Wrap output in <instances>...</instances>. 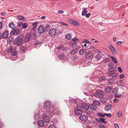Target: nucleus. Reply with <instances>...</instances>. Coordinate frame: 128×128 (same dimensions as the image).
Instances as JSON below:
<instances>
[{
    "label": "nucleus",
    "instance_id": "obj_1",
    "mask_svg": "<svg viewBox=\"0 0 128 128\" xmlns=\"http://www.w3.org/2000/svg\"><path fill=\"white\" fill-rule=\"evenodd\" d=\"M23 42V40L22 38H20V37L18 36L17 38L14 40L13 43L14 44H17L18 43L19 44H18V46L21 45Z\"/></svg>",
    "mask_w": 128,
    "mask_h": 128
},
{
    "label": "nucleus",
    "instance_id": "obj_2",
    "mask_svg": "<svg viewBox=\"0 0 128 128\" xmlns=\"http://www.w3.org/2000/svg\"><path fill=\"white\" fill-rule=\"evenodd\" d=\"M104 92L102 90H98L96 93L94 94V96L97 97L102 98L103 97Z\"/></svg>",
    "mask_w": 128,
    "mask_h": 128
},
{
    "label": "nucleus",
    "instance_id": "obj_3",
    "mask_svg": "<svg viewBox=\"0 0 128 128\" xmlns=\"http://www.w3.org/2000/svg\"><path fill=\"white\" fill-rule=\"evenodd\" d=\"M72 40L74 42V43H72V48H76L77 46L76 42H79V40L76 38H74L72 39Z\"/></svg>",
    "mask_w": 128,
    "mask_h": 128
},
{
    "label": "nucleus",
    "instance_id": "obj_4",
    "mask_svg": "<svg viewBox=\"0 0 128 128\" xmlns=\"http://www.w3.org/2000/svg\"><path fill=\"white\" fill-rule=\"evenodd\" d=\"M114 71V70H109L110 72L109 73V75L111 76L114 78L116 77L117 76V74L116 73L113 72Z\"/></svg>",
    "mask_w": 128,
    "mask_h": 128
},
{
    "label": "nucleus",
    "instance_id": "obj_5",
    "mask_svg": "<svg viewBox=\"0 0 128 128\" xmlns=\"http://www.w3.org/2000/svg\"><path fill=\"white\" fill-rule=\"evenodd\" d=\"M68 21L70 23L74 26H79L80 25L79 22L76 20H74L72 19H69Z\"/></svg>",
    "mask_w": 128,
    "mask_h": 128
},
{
    "label": "nucleus",
    "instance_id": "obj_6",
    "mask_svg": "<svg viewBox=\"0 0 128 128\" xmlns=\"http://www.w3.org/2000/svg\"><path fill=\"white\" fill-rule=\"evenodd\" d=\"M108 48L114 54L116 55L117 54V52L115 48L112 45H110L108 46Z\"/></svg>",
    "mask_w": 128,
    "mask_h": 128
},
{
    "label": "nucleus",
    "instance_id": "obj_7",
    "mask_svg": "<svg viewBox=\"0 0 128 128\" xmlns=\"http://www.w3.org/2000/svg\"><path fill=\"white\" fill-rule=\"evenodd\" d=\"M20 32V31L19 30H16L15 29H13L10 32V34L11 35H18Z\"/></svg>",
    "mask_w": 128,
    "mask_h": 128
},
{
    "label": "nucleus",
    "instance_id": "obj_8",
    "mask_svg": "<svg viewBox=\"0 0 128 128\" xmlns=\"http://www.w3.org/2000/svg\"><path fill=\"white\" fill-rule=\"evenodd\" d=\"M51 106V103L48 101H46L44 102V106L45 108L48 109Z\"/></svg>",
    "mask_w": 128,
    "mask_h": 128
},
{
    "label": "nucleus",
    "instance_id": "obj_9",
    "mask_svg": "<svg viewBox=\"0 0 128 128\" xmlns=\"http://www.w3.org/2000/svg\"><path fill=\"white\" fill-rule=\"evenodd\" d=\"M48 111L49 112V113L51 116H52L55 113V111H56V110H54V108L51 107L49 109L48 108Z\"/></svg>",
    "mask_w": 128,
    "mask_h": 128
},
{
    "label": "nucleus",
    "instance_id": "obj_10",
    "mask_svg": "<svg viewBox=\"0 0 128 128\" xmlns=\"http://www.w3.org/2000/svg\"><path fill=\"white\" fill-rule=\"evenodd\" d=\"M56 32V30L54 28H52L50 29L49 31V34L51 36L54 35Z\"/></svg>",
    "mask_w": 128,
    "mask_h": 128
},
{
    "label": "nucleus",
    "instance_id": "obj_11",
    "mask_svg": "<svg viewBox=\"0 0 128 128\" xmlns=\"http://www.w3.org/2000/svg\"><path fill=\"white\" fill-rule=\"evenodd\" d=\"M45 30V28L42 26H40L38 29V31L39 33L41 34L44 32Z\"/></svg>",
    "mask_w": 128,
    "mask_h": 128
},
{
    "label": "nucleus",
    "instance_id": "obj_12",
    "mask_svg": "<svg viewBox=\"0 0 128 128\" xmlns=\"http://www.w3.org/2000/svg\"><path fill=\"white\" fill-rule=\"evenodd\" d=\"M112 90V87L109 86L105 88L104 90L106 92L108 93L111 92Z\"/></svg>",
    "mask_w": 128,
    "mask_h": 128
},
{
    "label": "nucleus",
    "instance_id": "obj_13",
    "mask_svg": "<svg viewBox=\"0 0 128 128\" xmlns=\"http://www.w3.org/2000/svg\"><path fill=\"white\" fill-rule=\"evenodd\" d=\"M30 34H27L24 38V41L26 42H28L30 40Z\"/></svg>",
    "mask_w": 128,
    "mask_h": 128
},
{
    "label": "nucleus",
    "instance_id": "obj_14",
    "mask_svg": "<svg viewBox=\"0 0 128 128\" xmlns=\"http://www.w3.org/2000/svg\"><path fill=\"white\" fill-rule=\"evenodd\" d=\"M80 120L82 121H86L88 119V117L86 115H81L79 117Z\"/></svg>",
    "mask_w": 128,
    "mask_h": 128
},
{
    "label": "nucleus",
    "instance_id": "obj_15",
    "mask_svg": "<svg viewBox=\"0 0 128 128\" xmlns=\"http://www.w3.org/2000/svg\"><path fill=\"white\" fill-rule=\"evenodd\" d=\"M89 108L92 110H96V109L97 107L94 104H90L89 105Z\"/></svg>",
    "mask_w": 128,
    "mask_h": 128
},
{
    "label": "nucleus",
    "instance_id": "obj_16",
    "mask_svg": "<svg viewBox=\"0 0 128 128\" xmlns=\"http://www.w3.org/2000/svg\"><path fill=\"white\" fill-rule=\"evenodd\" d=\"M38 123V126L40 127H42L44 125V122L42 120H39Z\"/></svg>",
    "mask_w": 128,
    "mask_h": 128
},
{
    "label": "nucleus",
    "instance_id": "obj_17",
    "mask_svg": "<svg viewBox=\"0 0 128 128\" xmlns=\"http://www.w3.org/2000/svg\"><path fill=\"white\" fill-rule=\"evenodd\" d=\"M92 56V54L91 52H88L87 53L85 54V58H90Z\"/></svg>",
    "mask_w": 128,
    "mask_h": 128
},
{
    "label": "nucleus",
    "instance_id": "obj_18",
    "mask_svg": "<svg viewBox=\"0 0 128 128\" xmlns=\"http://www.w3.org/2000/svg\"><path fill=\"white\" fill-rule=\"evenodd\" d=\"M43 119L45 122L47 123L50 121V117L48 116H45L44 117Z\"/></svg>",
    "mask_w": 128,
    "mask_h": 128
},
{
    "label": "nucleus",
    "instance_id": "obj_19",
    "mask_svg": "<svg viewBox=\"0 0 128 128\" xmlns=\"http://www.w3.org/2000/svg\"><path fill=\"white\" fill-rule=\"evenodd\" d=\"M17 18L20 21H24L26 20V19L25 18L22 16H18Z\"/></svg>",
    "mask_w": 128,
    "mask_h": 128
},
{
    "label": "nucleus",
    "instance_id": "obj_20",
    "mask_svg": "<svg viewBox=\"0 0 128 128\" xmlns=\"http://www.w3.org/2000/svg\"><path fill=\"white\" fill-rule=\"evenodd\" d=\"M82 106L85 110H88L89 108V105L88 106L86 104H82Z\"/></svg>",
    "mask_w": 128,
    "mask_h": 128
},
{
    "label": "nucleus",
    "instance_id": "obj_21",
    "mask_svg": "<svg viewBox=\"0 0 128 128\" xmlns=\"http://www.w3.org/2000/svg\"><path fill=\"white\" fill-rule=\"evenodd\" d=\"M8 34L7 31H5L3 34H2L3 38L4 39L6 38L8 36Z\"/></svg>",
    "mask_w": 128,
    "mask_h": 128
},
{
    "label": "nucleus",
    "instance_id": "obj_22",
    "mask_svg": "<svg viewBox=\"0 0 128 128\" xmlns=\"http://www.w3.org/2000/svg\"><path fill=\"white\" fill-rule=\"evenodd\" d=\"M75 114L77 115H80L82 113V110H76L74 111Z\"/></svg>",
    "mask_w": 128,
    "mask_h": 128
},
{
    "label": "nucleus",
    "instance_id": "obj_23",
    "mask_svg": "<svg viewBox=\"0 0 128 128\" xmlns=\"http://www.w3.org/2000/svg\"><path fill=\"white\" fill-rule=\"evenodd\" d=\"M86 53V50L84 49H82L79 50V53L80 54L83 55Z\"/></svg>",
    "mask_w": 128,
    "mask_h": 128
},
{
    "label": "nucleus",
    "instance_id": "obj_24",
    "mask_svg": "<svg viewBox=\"0 0 128 128\" xmlns=\"http://www.w3.org/2000/svg\"><path fill=\"white\" fill-rule=\"evenodd\" d=\"M78 49L77 48H75L73 49L71 52V54L72 55H73L76 54L78 52Z\"/></svg>",
    "mask_w": 128,
    "mask_h": 128
},
{
    "label": "nucleus",
    "instance_id": "obj_25",
    "mask_svg": "<svg viewBox=\"0 0 128 128\" xmlns=\"http://www.w3.org/2000/svg\"><path fill=\"white\" fill-rule=\"evenodd\" d=\"M111 108V106L110 105H106L104 108V109L105 110L107 111H108L110 110Z\"/></svg>",
    "mask_w": 128,
    "mask_h": 128
},
{
    "label": "nucleus",
    "instance_id": "obj_26",
    "mask_svg": "<svg viewBox=\"0 0 128 128\" xmlns=\"http://www.w3.org/2000/svg\"><path fill=\"white\" fill-rule=\"evenodd\" d=\"M65 37L66 39L68 40H70L72 38L71 34H69L66 35Z\"/></svg>",
    "mask_w": 128,
    "mask_h": 128
},
{
    "label": "nucleus",
    "instance_id": "obj_27",
    "mask_svg": "<svg viewBox=\"0 0 128 128\" xmlns=\"http://www.w3.org/2000/svg\"><path fill=\"white\" fill-rule=\"evenodd\" d=\"M8 26L12 29H13L15 27L14 24L12 22H11L8 25Z\"/></svg>",
    "mask_w": 128,
    "mask_h": 128
},
{
    "label": "nucleus",
    "instance_id": "obj_28",
    "mask_svg": "<svg viewBox=\"0 0 128 128\" xmlns=\"http://www.w3.org/2000/svg\"><path fill=\"white\" fill-rule=\"evenodd\" d=\"M108 56L112 60L114 63L115 64H116L117 63V61L116 59L114 57L109 56Z\"/></svg>",
    "mask_w": 128,
    "mask_h": 128
},
{
    "label": "nucleus",
    "instance_id": "obj_29",
    "mask_svg": "<svg viewBox=\"0 0 128 128\" xmlns=\"http://www.w3.org/2000/svg\"><path fill=\"white\" fill-rule=\"evenodd\" d=\"M64 57V54L62 53L58 55V58L60 60L63 59Z\"/></svg>",
    "mask_w": 128,
    "mask_h": 128
},
{
    "label": "nucleus",
    "instance_id": "obj_30",
    "mask_svg": "<svg viewBox=\"0 0 128 128\" xmlns=\"http://www.w3.org/2000/svg\"><path fill=\"white\" fill-rule=\"evenodd\" d=\"M99 120L100 121L104 124H105L106 123V121H105V119L104 118H99Z\"/></svg>",
    "mask_w": 128,
    "mask_h": 128
},
{
    "label": "nucleus",
    "instance_id": "obj_31",
    "mask_svg": "<svg viewBox=\"0 0 128 128\" xmlns=\"http://www.w3.org/2000/svg\"><path fill=\"white\" fill-rule=\"evenodd\" d=\"M101 58V55L99 54H97L96 55L95 57L96 59L98 60L100 59Z\"/></svg>",
    "mask_w": 128,
    "mask_h": 128
},
{
    "label": "nucleus",
    "instance_id": "obj_32",
    "mask_svg": "<svg viewBox=\"0 0 128 128\" xmlns=\"http://www.w3.org/2000/svg\"><path fill=\"white\" fill-rule=\"evenodd\" d=\"M99 79L100 80L103 81L106 80V78L104 76H100L99 78Z\"/></svg>",
    "mask_w": 128,
    "mask_h": 128
},
{
    "label": "nucleus",
    "instance_id": "obj_33",
    "mask_svg": "<svg viewBox=\"0 0 128 128\" xmlns=\"http://www.w3.org/2000/svg\"><path fill=\"white\" fill-rule=\"evenodd\" d=\"M112 92H113L114 94L115 95V94H117V93L118 92V89L116 88H115L113 90H112Z\"/></svg>",
    "mask_w": 128,
    "mask_h": 128
},
{
    "label": "nucleus",
    "instance_id": "obj_34",
    "mask_svg": "<svg viewBox=\"0 0 128 128\" xmlns=\"http://www.w3.org/2000/svg\"><path fill=\"white\" fill-rule=\"evenodd\" d=\"M12 49H13L12 46H10L7 50L8 52H11L12 51Z\"/></svg>",
    "mask_w": 128,
    "mask_h": 128
},
{
    "label": "nucleus",
    "instance_id": "obj_35",
    "mask_svg": "<svg viewBox=\"0 0 128 128\" xmlns=\"http://www.w3.org/2000/svg\"><path fill=\"white\" fill-rule=\"evenodd\" d=\"M11 35L8 38V40L10 42H11L13 40V38L12 37V36L13 35Z\"/></svg>",
    "mask_w": 128,
    "mask_h": 128
},
{
    "label": "nucleus",
    "instance_id": "obj_36",
    "mask_svg": "<svg viewBox=\"0 0 128 128\" xmlns=\"http://www.w3.org/2000/svg\"><path fill=\"white\" fill-rule=\"evenodd\" d=\"M110 60L109 58H106L104 60L103 62L105 63H106L109 61Z\"/></svg>",
    "mask_w": 128,
    "mask_h": 128
},
{
    "label": "nucleus",
    "instance_id": "obj_37",
    "mask_svg": "<svg viewBox=\"0 0 128 128\" xmlns=\"http://www.w3.org/2000/svg\"><path fill=\"white\" fill-rule=\"evenodd\" d=\"M97 115L99 116L102 117H104L105 116V114H104L101 113H97Z\"/></svg>",
    "mask_w": 128,
    "mask_h": 128
},
{
    "label": "nucleus",
    "instance_id": "obj_38",
    "mask_svg": "<svg viewBox=\"0 0 128 128\" xmlns=\"http://www.w3.org/2000/svg\"><path fill=\"white\" fill-rule=\"evenodd\" d=\"M21 50L22 52L26 50V48L24 46H22L20 47Z\"/></svg>",
    "mask_w": 128,
    "mask_h": 128
},
{
    "label": "nucleus",
    "instance_id": "obj_39",
    "mask_svg": "<svg viewBox=\"0 0 128 128\" xmlns=\"http://www.w3.org/2000/svg\"><path fill=\"white\" fill-rule=\"evenodd\" d=\"M85 112L86 114H87L88 115H90L92 113L91 112L88 111V110H85Z\"/></svg>",
    "mask_w": 128,
    "mask_h": 128
},
{
    "label": "nucleus",
    "instance_id": "obj_40",
    "mask_svg": "<svg viewBox=\"0 0 128 128\" xmlns=\"http://www.w3.org/2000/svg\"><path fill=\"white\" fill-rule=\"evenodd\" d=\"M28 26L27 25V24L26 23H24L22 25V27L24 28H26Z\"/></svg>",
    "mask_w": 128,
    "mask_h": 128
},
{
    "label": "nucleus",
    "instance_id": "obj_41",
    "mask_svg": "<svg viewBox=\"0 0 128 128\" xmlns=\"http://www.w3.org/2000/svg\"><path fill=\"white\" fill-rule=\"evenodd\" d=\"M76 110H82V108L80 106H79L77 105L76 106Z\"/></svg>",
    "mask_w": 128,
    "mask_h": 128
},
{
    "label": "nucleus",
    "instance_id": "obj_42",
    "mask_svg": "<svg viewBox=\"0 0 128 128\" xmlns=\"http://www.w3.org/2000/svg\"><path fill=\"white\" fill-rule=\"evenodd\" d=\"M117 115L119 117H121L122 116L121 112L120 111L118 112L117 113Z\"/></svg>",
    "mask_w": 128,
    "mask_h": 128
},
{
    "label": "nucleus",
    "instance_id": "obj_43",
    "mask_svg": "<svg viewBox=\"0 0 128 128\" xmlns=\"http://www.w3.org/2000/svg\"><path fill=\"white\" fill-rule=\"evenodd\" d=\"M40 117L39 115V114H35L34 116L35 118L36 119H38Z\"/></svg>",
    "mask_w": 128,
    "mask_h": 128
},
{
    "label": "nucleus",
    "instance_id": "obj_44",
    "mask_svg": "<svg viewBox=\"0 0 128 128\" xmlns=\"http://www.w3.org/2000/svg\"><path fill=\"white\" fill-rule=\"evenodd\" d=\"M95 104L97 106H99L100 105V104L99 101H95Z\"/></svg>",
    "mask_w": 128,
    "mask_h": 128
},
{
    "label": "nucleus",
    "instance_id": "obj_45",
    "mask_svg": "<svg viewBox=\"0 0 128 128\" xmlns=\"http://www.w3.org/2000/svg\"><path fill=\"white\" fill-rule=\"evenodd\" d=\"M83 42H86V43H88L89 44H90V42L88 41V40H86V39H84L83 40Z\"/></svg>",
    "mask_w": 128,
    "mask_h": 128
},
{
    "label": "nucleus",
    "instance_id": "obj_46",
    "mask_svg": "<svg viewBox=\"0 0 128 128\" xmlns=\"http://www.w3.org/2000/svg\"><path fill=\"white\" fill-rule=\"evenodd\" d=\"M58 120L56 118H54L53 120V122L54 124H56L58 122Z\"/></svg>",
    "mask_w": 128,
    "mask_h": 128
},
{
    "label": "nucleus",
    "instance_id": "obj_47",
    "mask_svg": "<svg viewBox=\"0 0 128 128\" xmlns=\"http://www.w3.org/2000/svg\"><path fill=\"white\" fill-rule=\"evenodd\" d=\"M16 54V51L14 50L13 52L12 53V56H15Z\"/></svg>",
    "mask_w": 128,
    "mask_h": 128
},
{
    "label": "nucleus",
    "instance_id": "obj_48",
    "mask_svg": "<svg viewBox=\"0 0 128 128\" xmlns=\"http://www.w3.org/2000/svg\"><path fill=\"white\" fill-rule=\"evenodd\" d=\"M118 71L120 73L122 72V70L120 67H118Z\"/></svg>",
    "mask_w": 128,
    "mask_h": 128
},
{
    "label": "nucleus",
    "instance_id": "obj_49",
    "mask_svg": "<svg viewBox=\"0 0 128 128\" xmlns=\"http://www.w3.org/2000/svg\"><path fill=\"white\" fill-rule=\"evenodd\" d=\"M106 116L108 117H110L112 116V114H105V116Z\"/></svg>",
    "mask_w": 128,
    "mask_h": 128
},
{
    "label": "nucleus",
    "instance_id": "obj_50",
    "mask_svg": "<svg viewBox=\"0 0 128 128\" xmlns=\"http://www.w3.org/2000/svg\"><path fill=\"white\" fill-rule=\"evenodd\" d=\"M121 96H122V94L118 95L117 94H115V96L116 97L118 98L120 97Z\"/></svg>",
    "mask_w": 128,
    "mask_h": 128
},
{
    "label": "nucleus",
    "instance_id": "obj_51",
    "mask_svg": "<svg viewBox=\"0 0 128 128\" xmlns=\"http://www.w3.org/2000/svg\"><path fill=\"white\" fill-rule=\"evenodd\" d=\"M48 128H56L55 126L53 125H50L48 127Z\"/></svg>",
    "mask_w": 128,
    "mask_h": 128
},
{
    "label": "nucleus",
    "instance_id": "obj_52",
    "mask_svg": "<svg viewBox=\"0 0 128 128\" xmlns=\"http://www.w3.org/2000/svg\"><path fill=\"white\" fill-rule=\"evenodd\" d=\"M115 80L113 78H111L110 80V82H111V83L114 82L115 81Z\"/></svg>",
    "mask_w": 128,
    "mask_h": 128
},
{
    "label": "nucleus",
    "instance_id": "obj_53",
    "mask_svg": "<svg viewBox=\"0 0 128 128\" xmlns=\"http://www.w3.org/2000/svg\"><path fill=\"white\" fill-rule=\"evenodd\" d=\"M109 67L110 68V70H113L114 69L115 70V68L114 67H112L111 66H109Z\"/></svg>",
    "mask_w": 128,
    "mask_h": 128
},
{
    "label": "nucleus",
    "instance_id": "obj_54",
    "mask_svg": "<svg viewBox=\"0 0 128 128\" xmlns=\"http://www.w3.org/2000/svg\"><path fill=\"white\" fill-rule=\"evenodd\" d=\"M114 101L115 102H119V100L116 98H115L114 100Z\"/></svg>",
    "mask_w": 128,
    "mask_h": 128
},
{
    "label": "nucleus",
    "instance_id": "obj_55",
    "mask_svg": "<svg viewBox=\"0 0 128 128\" xmlns=\"http://www.w3.org/2000/svg\"><path fill=\"white\" fill-rule=\"evenodd\" d=\"M99 127L100 128H105V126L102 124L100 125L99 126Z\"/></svg>",
    "mask_w": 128,
    "mask_h": 128
},
{
    "label": "nucleus",
    "instance_id": "obj_56",
    "mask_svg": "<svg viewBox=\"0 0 128 128\" xmlns=\"http://www.w3.org/2000/svg\"><path fill=\"white\" fill-rule=\"evenodd\" d=\"M63 48V46H60L58 47L57 48V49L58 50H60L62 49Z\"/></svg>",
    "mask_w": 128,
    "mask_h": 128
},
{
    "label": "nucleus",
    "instance_id": "obj_57",
    "mask_svg": "<svg viewBox=\"0 0 128 128\" xmlns=\"http://www.w3.org/2000/svg\"><path fill=\"white\" fill-rule=\"evenodd\" d=\"M55 113L59 115L60 114L61 112L59 110H57V111H55Z\"/></svg>",
    "mask_w": 128,
    "mask_h": 128
},
{
    "label": "nucleus",
    "instance_id": "obj_58",
    "mask_svg": "<svg viewBox=\"0 0 128 128\" xmlns=\"http://www.w3.org/2000/svg\"><path fill=\"white\" fill-rule=\"evenodd\" d=\"M90 15L91 14L90 13H88V14H86L85 16L86 17L88 18L89 17Z\"/></svg>",
    "mask_w": 128,
    "mask_h": 128
},
{
    "label": "nucleus",
    "instance_id": "obj_59",
    "mask_svg": "<svg viewBox=\"0 0 128 128\" xmlns=\"http://www.w3.org/2000/svg\"><path fill=\"white\" fill-rule=\"evenodd\" d=\"M40 43V42H35L34 43V44L35 45H38Z\"/></svg>",
    "mask_w": 128,
    "mask_h": 128
},
{
    "label": "nucleus",
    "instance_id": "obj_60",
    "mask_svg": "<svg viewBox=\"0 0 128 128\" xmlns=\"http://www.w3.org/2000/svg\"><path fill=\"white\" fill-rule=\"evenodd\" d=\"M64 12V11L63 10H59L58 11V13L59 14H61Z\"/></svg>",
    "mask_w": 128,
    "mask_h": 128
},
{
    "label": "nucleus",
    "instance_id": "obj_61",
    "mask_svg": "<svg viewBox=\"0 0 128 128\" xmlns=\"http://www.w3.org/2000/svg\"><path fill=\"white\" fill-rule=\"evenodd\" d=\"M86 13L85 12H84V11L83 10L82 11V16H84L85 15H86Z\"/></svg>",
    "mask_w": 128,
    "mask_h": 128
},
{
    "label": "nucleus",
    "instance_id": "obj_62",
    "mask_svg": "<svg viewBox=\"0 0 128 128\" xmlns=\"http://www.w3.org/2000/svg\"><path fill=\"white\" fill-rule=\"evenodd\" d=\"M119 77L120 78H123L124 77V76L123 74H121L119 76Z\"/></svg>",
    "mask_w": 128,
    "mask_h": 128
},
{
    "label": "nucleus",
    "instance_id": "obj_63",
    "mask_svg": "<svg viewBox=\"0 0 128 128\" xmlns=\"http://www.w3.org/2000/svg\"><path fill=\"white\" fill-rule=\"evenodd\" d=\"M122 42L120 41H119L118 42L116 43V44H118V45H120L122 44Z\"/></svg>",
    "mask_w": 128,
    "mask_h": 128
},
{
    "label": "nucleus",
    "instance_id": "obj_64",
    "mask_svg": "<svg viewBox=\"0 0 128 128\" xmlns=\"http://www.w3.org/2000/svg\"><path fill=\"white\" fill-rule=\"evenodd\" d=\"M37 24V22H34L32 23V26H36V24Z\"/></svg>",
    "mask_w": 128,
    "mask_h": 128
}]
</instances>
